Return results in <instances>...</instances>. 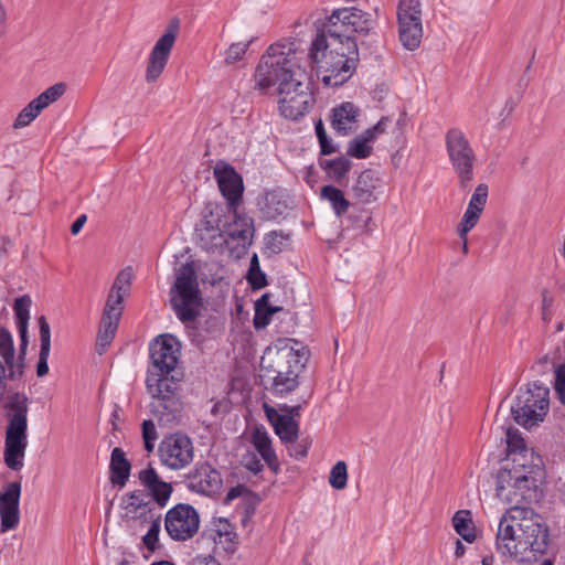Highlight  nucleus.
<instances>
[{"instance_id": "39", "label": "nucleus", "mask_w": 565, "mask_h": 565, "mask_svg": "<svg viewBox=\"0 0 565 565\" xmlns=\"http://www.w3.org/2000/svg\"><path fill=\"white\" fill-rule=\"evenodd\" d=\"M280 310L279 307H274L268 303V296L264 295L256 302V313L254 318L255 328H264L269 323V318Z\"/></svg>"}, {"instance_id": "25", "label": "nucleus", "mask_w": 565, "mask_h": 565, "mask_svg": "<svg viewBox=\"0 0 565 565\" xmlns=\"http://www.w3.org/2000/svg\"><path fill=\"white\" fill-rule=\"evenodd\" d=\"M138 478L140 483L149 491L151 501L160 510L164 508L172 494V486L163 481L157 470L152 467H147L139 471Z\"/></svg>"}, {"instance_id": "33", "label": "nucleus", "mask_w": 565, "mask_h": 565, "mask_svg": "<svg viewBox=\"0 0 565 565\" xmlns=\"http://www.w3.org/2000/svg\"><path fill=\"white\" fill-rule=\"evenodd\" d=\"M110 480L114 484L124 487L130 476L131 465L121 448H114L110 456Z\"/></svg>"}, {"instance_id": "12", "label": "nucleus", "mask_w": 565, "mask_h": 565, "mask_svg": "<svg viewBox=\"0 0 565 565\" xmlns=\"http://www.w3.org/2000/svg\"><path fill=\"white\" fill-rule=\"evenodd\" d=\"M398 38L402 45L416 50L423 38L422 3L419 0H399L397 10Z\"/></svg>"}, {"instance_id": "8", "label": "nucleus", "mask_w": 565, "mask_h": 565, "mask_svg": "<svg viewBox=\"0 0 565 565\" xmlns=\"http://www.w3.org/2000/svg\"><path fill=\"white\" fill-rule=\"evenodd\" d=\"M445 148L460 188H469L473 180L477 154L467 135L458 127L448 129L445 134Z\"/></svg>"}, {"instance_id": "52", "label": "nucleus", "mask_w": 565, "mask_h": 565, "mask_svg": "<svg viewBox=\"0 0 565 565\" xmlns=\"http://www.w3.org/2000/svg\"><path fill=\"white\" fill-rule=\"evenodd\" d=\"M249 494H250V491L248 490L247 487H245L243 484H237L227 491V493L224 498V503L231 504L235 499L247 498Z\"/></svg>"}, {"instance_id": "22", "label": "nucleus", "mask_w": 565, "mask_h": 565, "mask_svg": "<svg viewBox=\"0 0 565 565\" xmlns=\"http://www.w3.org/2000/svg\"><path fill=\"white\" fill-rule=\"evenodd\" d=\"M213 174L222 195L226 200L224 207L238 205L244 191L242 177L232 166L224 161H218L215 164Z\"/></svg>"}, {"instance_id": "43", "label": "nucleus", "mask_w": 565, "mask_h": 565, "mask_svg": "<svg viewBox=\"0 0 565 565\" xmlns=\"http://www.w3.org/2000/svg\"><path fill=\"white\" fill-rule=\"evenodd\" d=\"M124 296L109 291L103 316L107 317V319L120 320L124 310Z\"/></svg>"}, {"instance_id": "37", "label": "nucleus", "mask_w": 565, "mask_h": 565, "mask_svg": "<svg viewBox=\"0 0 565 565\" xmlns=\"http://www.w3.org/2000/svg\"><path fill=\"white\" fill-rule=\"evenodd\" d=\"M289 236L282 232L271 231L264 237V254L273 256L281 253L288 244Z\"/></svg>"}, {"instance_id": "17", "label": "nucleus", "mask_w": 565, "mask_h": 565, "mask_svg": "<svg viewBox=\"0 0 565 565\" xmlns=\"http://www.w3.org/2000/svg\"><path fill=\"white\" fill-rule=\"evenodd\" d=\"M178 31L179 24L177 22L170 23L163 35H161L154 43L147 62L145 77L148 83L156 82L166 68L170 53L177 40Z\"/></svg>"}, {"instance_id": "26", "label": "nucleus", "mask_w": 565, "mask_h": 565, "mask_svg": "<svg viewBox=\"0 0 565 565\" xmlns=\"http://www.w3.org/2000/svg\"><path fill=\"white\" fill-rule=\"evenodd\" d=\"M265 415L275 434L285 444H294L299 435V422L292 415H282L276 408L264 404Z\"/></svg>"}, {"instance_id": "16", "label": "nucleus", "mask_w": 565, "mask_h": 565, "mask_svg": "<svg viewBox=\"0 0 565 565\" xmlns=\"http://www.w3.org/2000/svg\"><path fill=\"white\" fill-rule=\"evenodd\" d=\"M200 246L209 253L222 254L228 244V238L222 226V215L217 207L212 210L196 226Z\"/></svg>"}, {"instance_id": "28", "label": "nucleus", "mask_w": 565, "mask_h": 565, "mask_svg": "<svg viewBox=\"0 0 565 565\" xmlns=\"http://www.w3.org/2000/svg\"><path fill=\"white\" fill-rule=\"evenodd\" d=\"M249 443L264 462L277 473L279 461L273 447V439L264 426H256L249 434Z\"/></svg>"}, {"instance_id": "7", "label": "nucleus", "mask_w": 565, "mask_h": 565, "mask_svg": "<svg viewBox=\"0 0 565 565\" xmlns=\"http://www.w3.org/2000/svg\"><path fill=\"white\" fill-rule=\"evenodd\" d=\"M536 479L524 465L503 467L497 475V497L513 507L530 502L535 497Z\"/></svg>"}, {"instance_id": "60", "label": "nucleus", "mask_w": 565, "mask_h": 565, "mask_svg": "<svg viewBox=\"0 0 565 565\" xmlns=\"http://www.w3.org/2000/svg\"><path fill=\"white\" fill-rule=\"evenodd\" d=\"M24 109L28 111V114L30 115V117H32V119L34 120L39 115L40 113L42 111L41 108L39 107V105L35 103V100H31L25 107Z\"/></svg>"}, {"instance_id": "9", "label": "nucleus", "mask_w": 565, "mask_h": 565, "mask_svg": "<svg viewBox=\"0 0 565 565\" xmlns=\"http://www.w3.org/2000/svg\"><path fill=\"white\" fill-rule=\"evenodd\" d=\"M300 355L291 348H282L274 352L270 364L265 366L264 377L270 382L274 395L284 396L298 386L297 369Z\"/></svg>"}, {"instance_id": "58", "label": "nucleus", "mask_w": 565, "mask_h": 565, "mask_svg": "<svg viewBox=\"0 0 565 565\" xmlns=\"http://www.w3.org/2000/svg\"><path fill=\"white\" fill-rule=\"evenodd\" d=\"M308 454V448L306 445H302V444H298L296 446H294L292 450H291V456H294L296 459H302L307 456Z\"/></svg>"}, {"instance_id": "59", "label": "nucleus", "mask_w": 565, "mask_h": 565, "mask_svg": "<svg viewBox=\"0 0 565 565\" xmlns=\"http://www.w3.org/2000/svg\"><path fill=\"white\" fill-rule=\"evenodd\" d=\"M321 153L322 154H331L335 152V146L332 145V142L329 140L328 136H326V141H319Z\"/></svg>"}, {"instance_id": "31", "label": "nucleus", "mask_w": 565, "mask_h": 565, "mask_svg": "<svg viewBox=\"0 0 565 565\" xmlns=\"http://www.w3.org/2000/svg\"><path fill=\"white\" fill-rule=\"evenodd\" d=\"M31 298L28 295L15 299L13 310L15 316V324L20 335V351L25 354L28 347V323L30 319Z\"/></svg>"}, {"instance_id": "27", "label": "nucleus", "mask_w": 565, "mask_h": 565, "mask_svg": "<svg viewBox=\"0 0 565 565\" xmlns=\"http://www.w3.org/2000/svg\"><path fill=\"white\" fill-rule=\"evenodd\" d=\"M188 487L196 493L213 495L221 489L222 478L217 470L209 465H203L190 475Z\"/></svg>"}, {"instance_id": "32", "label": "nucleus", "mask_w": 565, "mask_h": 565, "mask_svg": "<svg viewBox=\"0 0 565 565\" xmlns=\"http://www.w3.org/2000/svg\"><path fill=\"white\" fill-rule=\"evenodd\" d=\"M38 323L40 329L41 345L36 365V374L38 376L42 377L49 373L47 360L51 351V329L44 316L39 317Z\"/></svg>"}, {"instance_id": "38", "label": "nucleus", "mask_w": 565, "mask_h": 565, "mask_svg": "<svg viewBox=\"0 0 565 565\" xmlns=\"http://www.w3.org/2000/svg\"><path fill=\"white\" fill-rule=\"evenodd\" d=\"M119 320L118 319H107V317H102L98 337H97V347L100 349L99 353H102L105 348L111 342L115 337V333L118 328Z\"/></svg>"}, {"instance_id": "14", "label": "nucleus", "mask_w": 565, "mask_h": 565, "mask_svg": "<svg viewBox=\"0 0 565 565\" xmlns=\"http://www.w3.org/2000/svg\"><path fill=\"white\" fill-rule=\"evenodd\" d=\"M199 527V513L190 504L179 503L166 513L164 529L173 541L183 542L192 539L198 533Z\"/></svg>"}, {"instance_id": "48", "label": "nucleus", "mask_w": 565, "mask_h": 565, "mask_svg": "<svg viewBox=\"0 0 565 565\" xmlns=\"http://www.w3.org/2000/svg\"><path fill=\"white\" fill-rule=\"evenodd\" d=\"M148 524H149V529L142 537V543L150 552H153L157 550L158 543H159V533L161 530V519L154 520Z\"/></svg>"}, {"instance_id": "62", "label": "nucleus", "mask_w": 565, "mask_h": 565, "mask_svg": "<svg viewBox=\"0 0 565 565\" xmlns=\"http://www.w3.org/2000/svg\"><path fill=\"white\" fill-rule=\"evenodd\" d=\"M315 128H316V135H317L318 140L319 141H322V140L326 141L327 132H326V129H324L322 120H318L316 122V127Z\"/></svg>"}, {"instance_id": "64", "label": "nucleus", "mask_w": 565, "mask_h": 565, "mask_svg": "<svg viewBox=\"0 0 565 565\" xmlns=\"http://www.w3.org/2000/svg\"><path fill=\"white\" fill-rule=\"evenodd\" d=\"M493 556H484L481 561V565H493Z\"/></svg>"}, {"instance_id": "49", "label": "nucleus", "mask_w": 565, "mask_h": 565, "mask_svg": "<svg viewBox=\"0 0 565 565\" xmlns=\"http://www.w3.org/2000/svg\"><path fill=\"white\" fill-rule=\"evenodd\" d=\"M141 428L145 449L151 452L154 449V443L158 438L154 423L151 419H146L142 422Z\"/></svg>"}, {"instance_id": "19", "label": "nucleus", "mask_w": 565, "mask_h": 565, "mask_svg": "<svg viewBox=\"0 0 565 565\" xmlns=\"http://www.w3.org/2000/svg\"><path fill=\"white\" fill-rule=\"evenodd\" d=\"M149 350L153 367L160 374H169L175 369L180 355V343L175 337L159 335L150 343Z\"/></svg>"}, {"instance_id": "56", "label": "nucleus", "mask_w": 565, "mask_h": 565, "mask_svg": "<svg viewBox=\"0 0 565 565\" xmlns=\"http://www.w3.org/2000/svg\"><path fill=\"white\" fill-rule=\"evenodd\" d=\"M192 565H220L217 559L211 555L206 556H196L192 561Z\"/></svg>"}, {"instance_id": "42", "label": "nucleus", "mask_w": 565, "mask_h": 565, "mask_svg": "<svg viewBox=\"0 0 565 565\" xmlns=\"http://www.w3.org/2000/svg\"><path fill=\"white\" fill-rule=\"evenodd\" d=\"M65 90V85L63 83H57L46 88L36 98H34V100L39 105L41 110H43L51 104L56 102L58 98H61L64 95Z\"/></svg>"}, {"instance_id": "20", "label": "nucleus", "mask_w": 565, "mask_h": 565, "mask_svg": "<svg viewBox=\"0 0 565 565\" xmlns=\"http://www.w3.org/2000/svg\"><path fill=\"white\" fill-rule=\"evenodd\" d=\"M21 483H8L0 492V533L13 531L20 523Z\"/></svg>"}, {"instance_id": "34", "label": "nucleus", "mask_w": 565, "mask_h": 565, "mask_svg": "<svg viewBox=\"0 0 565 565\" xmlns=\"http://www.w3.org/2000/svg\"><path fill=\"white\" fill-rule=\"evenodd\" d=\"M213 540L216 544L223 545L227 552H234L236 546L237 534L233 525L226 519H218L214 522Z\"/></svg>"}, {"instance_id": "30", "label": "nucleus", "mask_w": 565, "mask_h": 565, "mask_svg": "<svg viewBox=\"0 0 565 565\" xmlns=\"http://www.w3.org/2000/svg\"><path fill=\"white\" fill-rule=\"evenodd\" d=\"M382 181L376 171L364 170L360 173L352 189L354 196L361 203H371L376 199V191L381 188Z\"/></svg>"}, {"instance_id": "3", "label": "nucleus", "mask_w": 565, "mask_h": 565, "mask_svg": "<svg viewBox=\"0 0 565 565\" xmlns=\"http://www.w3.org/2000/svg\"><path fill=\"white\" fill-rule=\"evenodd\" d=\"M29 408L30 399L22 392L10 393L4 398L3 409L7 425L3 459L7 467L13 471H19L24 466Z\"/></svg>"}, {"instance_id": "15", "label": "nucleus", "mask_w": 565, "mask_h": 565, "mask_svg": "<svg viewBox=\"0 0 565 565\" xmlns=\"http://www.w3.org/2000/svg\"><path fill=\"white\" fill-rule=\"evenodd\" d=\"M121 516L132 525H145L154 520L161 519L160 510L142 491L126 493L120 499Z\"/></svg>"}, {"instance_id": "21", "label": "nucleus", "mask_w": 565, "mask_h": 565, "mask_svg": "<svg viewBox=\"0 0 565 565\" xmlns=\"http://www.w3.org/2000/svg\"><path fill=\"white\" fill-rule=\"evenodd\" d=\"M0 354L3 361H0V399L3 397L6 391L7 379H15L23 373V353L19 359H15L13 339L11 333L0 328Z\"/></svg>"}, {"instance_id": "54", "label": "nucleus", "mask_w": 565, "mask_h": 565, "mask_svg": "<svg viewBox=\"0 0 565 565\" xmlns=\"http://www.w3.org/2000/svg\"><path fill=\"white\" fill-rule=\"evenodd\" d=\"M507 441L508 447L513 451H519L524 448V441L523 439L516 434V431H512L511 429H508L507 433Z\"/></svg>"}, {"instance_id": "45", "label": "nucleus", "mask_w": 565, "mask_h": 565, "mask_svg": "<svg viewBox=\"0 0 565 565\" xmlns=\"http://www.w3.org/2000/svg\"><path fill=\"white\" fill-rule=\"evenodd\" d=\"M481 214L482 211L472 209L470 206L467 207L457 227V233L460 238H465L467 234L477 225Z\"/></svg>"}, {"instance_id": "13", "label": "nucleus", "mask_w": 565, "mask_h": 565, "mask_svg": "<svg viewBox=\"0 0 565 565\" xmlns=\"http://www.w3.org/2000/svg\"><path fill=\"white\" fill-rule=\"evenodd\" d=\"M158 456L162 466L170 470H181L190 466L194 459L192 439L182 433L163 437L158 447Z\"/></svg>"}, {"instance_id": "57", "label": "nucleus", "mask_w": 565, "mask_h": 565, "mask_svg": "<svg viewBox=\"0 0 565 565\" xmlns=\"http://www.w3.org/2000/svg\"><path fill=\"white\" fill-rule=\"evenodd\" d=\"M87 216L85 214L79 215L71 226V233L77 235L86 223Z\"/></svg>"}, {"instance_id": "6", "label": "nucleus", "mask_w": 565, "mask_h": 565, "mask_svg": "<svg viewBox=\"0 0 565 565\" xmlns=\"http://www.w3.org/2000/svg\"><path fill=\"white\" fill-rule=\"evenodd\" d=\"M171 305L182 322H191L199 315L201 294L198 277L192 264H183L177 271L171 289Z\"/></svg>"}, {"instance_id": "40", "label": "nucleus", "mask_w": 565, "mask_h": 565, "mask_svg": "<svg viewBox=\"0 0 565 565\" xmlns=\"http://www.w3.org/2000/svg\"><path fill=\"white\" fill-rule=\"evenodd\" d=\"M322 167L328 170L330 177L335 181L340 182L343 180L351 169V161L344 157H339L332 160L326 161Z\"/></svg>"}, {"instance_id": "18", "label": "nucleus", "mask_w": 565, "mask_h": 565, "mask_svg": "<svg viewBox=\"0 0 565 565\" xmlns=\"http://www.w3.org/2000/svg\"><path fill=\"white\" fill-rule=\"evenodd\" d=\"M237 206L216 207L222 215V226L226 232L228 241H237L243 246L249 245L254 234V222L245 213L238 212Z\"/></svg>"}, {"instance_id": "41", "label": "nucleus", "mask_w": 565, "mask_h": 565, "mask_svg": "<svg viewBox=\"0 0 565 565\" xmlns=\"http://www.w3.org/2000/svg\"><path fill=\"white\" fill-rule=\"evenodd\" d=\"M132 279V268L126 267L118 273L109 291L124 296L125 298L128 297L130 294Z\"/></svg>"}, {"instance_id": "2", "label": "nucleus", "mask_w": 565, "mask_h": 565, "mask_svg": "<svg viewBox=\"0 0 565 565\" xmlns=\"http://www.w3.org/2000/svg\"><path fill=\"white\" fill-rule=\"evenodd\" d=\"M317 70V75L324 86L339 87L348 82L356 70L360 54L358 43L319 33L311 43L306 57Z\"/></svg>"}, {"instance_id": "5", "label": "nucleus", "mask_w": 565, "mask_h": 565, "mask_svg": "<svg viewBox=\"0 0 565 565\" xmlns=\"http://www.w3.org/2000/svg\"><path fill=\"white\" fill-rule=\"evenodd\" d=\"M146 387L152 401L150 409L152 415L162 425L175 423L181 417L182 402L179 395L178 383L173 377L148 375Z\"/></svg>"}, {"instance_id": "35", "label": "nucleus", "mask_w": 565, "mask_h": 565, "mask_svg": "<svg viewBox=\"0 0 565 565\" xmlns=\"http://www.w3.org/2000/svg\"><path fill=\"white\" fill-rule=\"evenodd\" d=\"M320 198L330 203L337 216H342L350 207V202L345 199L344 193L333 185L322 186Z\"/></svg>"}, {"instance_id": "10", "label": "nucleus", "mask_w": 565, "mask_h": 565, "mask_svg": "<svg viewBox=\"0 0 565 565\" xmlns=\"http://www.w3.org/2000/svg\"><path fill=\"white\" fill-rule=\"evenodd\" d=\"M524 513H530V509L523 507H512L501 518L497 533V550L502 555H508L518 562H529V556L524 555L523 543V518Z\"/></svg>"}, {"instance_id": "1", "label": "nucleus", "mask_w": 565, "mask_h": 565, "mask_svg": "<svg viewBox=\"0 0 565 565\" xmlns=\"http://www.w3.org/2000/svg\"><path fill=\"white\" fill-rule=\"evenodd\" d=\"M305 62L306 52L297 42L280 41L267 49L254 74L260 92L276 88L279 111L287 119L305 116L315 103Z\"/></svg>"}, {"instance_id": "11", "label": "nucleus", "mask_w": 565, "mask_h": 565, "mask_svg": "<svg viewBox=\"0 0 565 565\" xmlns=\"http://www.w3.org/2000/svg\"><path fill=\"white\" fill-rule=\"evenodd\" d=\"M548 388L539 383L520 390L511 406L514 420L527 428L542 422L548 409Z\"/></svg>"}, {"instance_id": "24", "label": "nucleus", "mask_w": 565, "mask_h": 565, "mask_svg": "<svg viewBox=\"0 0 565 565\" xmlns=\"http://www.w3.org/2000/svg\"><path fill=\"white\" fill-rule=\"evenodd\" d=\"M391 120L381 118L376 125L358 135L348 145V154L356 159H366L371 156L375 140L386 132Z\"/></svg>"}, {"instance_id": "50", "label": "nucleus", "mask_w": 565, "mask_h": 565, "mask_svg": "<svg viewBox=\"0 0 565 565\" xmlns=\"http://www.w3.org/2000/svg\"><path fill=\"white\" fill-rule=\"evenodd\" d=\"M489 189L486 183H480L472 193L468 206L482 211L487 204Z\"/></svg>"}, {"instance_id": "4", "label": "nucleus", "mask_w": 565, "mask_h": 565, "mask_svg": "<svg viewBox=\"0 0 565 565\" xmlns=\"http://www.w3.org/2000/svg\"><path fill=\"white\" fill-rule=\"evenodd\" d=\"M376 26L377 19L372 13L355 7L340 8L329 15L323 33L347 45L348 41L358 43L359 36H367Z\"/></svg>"}, {"instance_id": "36", "label": "nucleus", "mask_w": 565, "mask_h": 565, "mask_svg": "<svg viewBox=\"0 0 565 565\" xmlns=\"http://www.w3.org/2000/svg\"><path fill=\"white\" fill-rule=\"evenodd\" d=\"M452 525L457 534L468 543H472L476 540V530L470 511H457L452 518Z\"/></svg>"}, {"instance_id": "23", "label": "nucleus", "mask_w": 565, "mask_h": 565, "mask_svg": "<svg viewBox=\"0 0 565 565\" xmlns=\"http://www.w3.org/2000/svg\"><path fill=\"white\" fill-rule=\"evenodd\" d=\"M523 527L524 555L529 556V562H531L546 551L548 534L546 527L541 524L532 510H530V513H524Z\"/></svg>"}, {"instance_id": "29", "label": "nucleus", "mask_w": 565, "mask_h": 565, "mask_svg": "<svg viewBox=\"0 0 565 565\" xmlns=\"http://www.w3.org/2000/svg\"><path fill=\"white\" fill-rule=\"evenodd\" d=\"M360 108L345 102L332 109L331 127L340 135L347 136L359 127Z\"/></svg>"}, {"instance_id": "63", "label": "nucleus", "mask_w": 565, "mask_h": 565, "mask_svg": "<svg viewBox=\"0 0 565 565\" xmlns=\"http://www.w3.org/2000/svg\"><path fill=\"white\" fill-rule=\"evenodd\" d=\"M7 22V11L2 3H0V35L4 33Z\"/></svg>"}, {"instance_id": "47", "label": "nucleus", "mask_w": 565, "mask_h": 565, "mask_svg": "<svg viewBox=\"0 0 565 565\" xmlns=\"http://www.w3.org/2000/svg\"><path fill=\"white\" fill-rule=\"evenodd\" d=\"M329 483L337 490H342L348 483V470L344 461H338L331 469Z\"/></svg>"}, {"instance_id": "51", "label": "nucleus", "mask_w": 565, "mask_h": 565, "mask_svg": "<svg viewBox=\"0 0 565 565\" xmlns=\"http://www.w3.org/2000/svg\"><path fill=\"white\" fill-rule=\"evenodd\" d=\"M262 458H258L255 452H247L242 458V465L254 475H257L263 471L264 465L262 463Z\"/></svg>"}, {"instance_id": "53", "label": "nucleus", "mask_w": 565, "mask_h": 565, "mask_svg": "<svg viewBox=\"0 0 565 565\" xmlns=\"http://www.w3.org/2000/svg\"><path fill=\"white\" fill-rule=\"evenodd\" d=\"M555 391L559 401L565 405V364L559 366L556 371Z\"/></svg>"}, {"instance_id": "46", "label": "nucleus", "mask_w": 565, "mask_h": 565, "mask_svg": "<svg viewBox=\"0 0 565 565\" xmlns=\"http://www.w3.org/2000/svg\"><path fill=\"white\" fill-rule=\"evenodd\" d=\"M252 43V40L232 43L225 51L224 62L227 65L242 61Z\"/></svg>"}, {"instance_id": "44", "label": "nucleus", "mask_w": 565, "mask_h": 565, "mask_svg": "<svg viewBox=\"0 0 565 565\" xmlns=\"http://www.w3.org/2000/svg\"><path fill=\"white\" fill-rule=\"evenodd\" d=\"M247 280L255 289L264 288L267 285L266 275L262 271L257 254L250 258Z\"/></svg>"}, {"instance_id": "55", "label": "nucleus", "mask_w": 565, "mask_h": 565, "mask_svg": "<svg viewBox=\"0 0 565 565\" xmlns=\"http://www.w3.org/2000/svg\"><path fill=\"white\" fill-rule=\"evenodd\" d=\"M32 121H33L32 117H30L28 111L23 108L17 116L13 127L15 129L24 128V127L29 126Z\"/></svg>"}, {"instance_id": "61", "label": "nucleus", "mask_w": 565, "mask_h": 565, "mask_svg": "<svg viewBox=\"0 0 565 565\" xmlns=\"http://www.w3.org/2000/svg\"><path fill=\"white\" fill-rule=\"evenodd\" d=\"M300 406H288V405H281L279 407V411L286 413L285 415H292L295 418H298L300 416L299 414Z\"/></svg>"}]
</instances>
